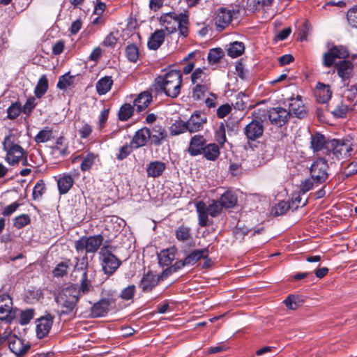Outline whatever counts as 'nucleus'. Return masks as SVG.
<instances>
[{
  "instance_id": "obj_1",
  "label": "nucleus",
  "mask_w": 357,
  "mask_h": 357,
  "mask_svg": "<svg viewBox=\"0 0 357 357\" xmlns=\"http://www.w3.org/2000/svg\"><path fill=\"white\" fill-rule=\"evenodd\" d=\"M160 24L168 33H172L177 30L179 34L185 38L188 35L189 18L183 13L169 12L163 13L160 17Z\"/></svg>"
},
{
  "instance_id": "obj_2",
  "label": "nucleus",
  "mask_w": 357,
  "mask_h": 357,
  "mask_svg": "<svg viewBox=\"0 0 357 357\" xmlns=\"http://www.w3.org/2000/svg\"><path fill=\"white\" fill-rule=\"evenodd\" d=\"M181 83L182 75L180 71L171 70L164 76L157 77L154 86L158 91H162L169 97L176 98L180 93Z\"/></svg>"
},
{
  "instance_id": "obj_3",
  "label": "nucleus",
  "mask_w": 357,
  "mask_h": 357,
  "mask_svg": "<svg viewBox=\"0 0 357 357\" xmlns=\"http://www.w3.org/2000/svg\"><path fill=\"white\" fill-rule=\"evenodd\" d=\"M3 149L6 153L5 160L10 165L18 164L22 161L24 166L27 165V153L20 145L17 136L10 132L6 136L3 142Z\"/></svg>"
},
{
  "instance_id": "obj_4",
  "label": "nucleus",
  "mask_w": 357,
  "mask_h": 357,
  "mask_svg": "<svg viewBox=\"0 0 357 357\" xmlns=\"http://www.w3.org/2000/svg\"><path fill=\"white\" fill-rule=\"evenodd\" d=\"M79 298V292L75 286L70 285L63 289L55 298L60 307L59 315L75 316Z\"/></svg>"
},
{
  "instance_id": "obj_5",
  "label": "nucleus",
  "mask_w": 357,
  "mask_h": 357,
  "mask_svg": "<svg viewBox=\"0 0 357 357\" xmlns=\"http://www.w3.org/2000/svg\"><path fill=\"white\" fill-rule=\"evenodd\" d=\"M191 82L194 84L192 89L195 100L203 99L211 89V78L205 68H198L191 74Z\"/></svg>"
},
{
  "instance_id": "obj_6",
  "label": "nucleus",
  "mask_w": 357,
  "mask_h": 357,
  "mask_svg": "<svg viewBox=\"0 0 357 357\" xmlns=\"http://www.w3.org/2000/svg\"><path fill=\"white\" fill-rule=\"evenodd\" d=\"M112 250V247L104 245L99 252L102 269L107 275H112L121 264V261L113 254Z\"/></svg>"
},
{
  "instance_id": "obj_7",
  "label": "nucleus",
  "mask_w": 357,
  "mask_h": 357,
  "mask_svg": "<svg viewBox=\"0 0 357 357\" xmlns=\"http://www.w3.org/2000/svg\"><path fill=\"white\" fill-rule=\"evenodd\" d=\"M222 206L218 201H213L208 206H206L204 202H199L196 204V210L199 217V225L201 227L208 225V215L217 217L220 214Z\"/></svg>"
},
{
  "instance_id": "obj_8",
  "label": "nucleus",
  "mask_w": 357,
  "mask_h": 357,
  "mask_svg": "<svg viewBox=\"0 0 357 357\" xmlns=\"http://www.w3.org/2000/svg\"><path fill=\"white\" fill-rule=\"evenodd\" d=\"M264 113V110L259 109L254 112L252 116L255 117L244 128V134L248 139L251 141L257 140L260 138L264 133L263 120L261 113Z\"/></svg>"
},
{
  "instance_id": "obj_9",
  "label": "nucleus",
  "mask_w": 357,
  "mask_h": 357,
  "mask_svg": "<svg viewBox=\"0 0 357 357\" xmlns=\"http://www.w3.org/2000/svg\"><path fill=\"white\" fill-rule=\"evenodd\" d=\"M103 241V237L101 235L91 236L89 237H82L75 243V249L77 252L94 253L96 252Z\"/></svg>"
},
{
  "instance_id": "obj_10",
  "label": "nucleus",
  "mask_w": 357,
  "mask_h": 357,
  "mask_svg": "<svg viewBox=\"0 0 357 357\" xmlns=\"http://www.w3.org/2000/svg\"><path fill=\"white\" fill-rule=\"evenodd\" d=\"M328 165L327 161L322 158H319L312 164L310 175L316 179L317 184H321L326 181L328 178Z\"/></svg>"
},
{
  "instance_id": "obj_11",
  "label": "nucleus",
  "mask_w": 357,
  "mask_h": 357,
  "mask_svg": "<svg viewBox=\"0 0 357 357\" xmlns=\"http://www.w3.org/2000/svg\"><path fill=\"white\" fill-rule=\"evenodd\" d=\"M238 10L234 8L229 9L227 8H219L215 17V24L218 31H222L227 26H228L232 19L238 13Z\"/></svg>"
},
{
  "instance_id": "obj_12",
  "label": "nucleus",
  "mask_w": 357,
  "mask_h": 357,
  "mask_svg": "<svg viewBox=\"0 0 357 357\" xmlns=\"http://www.w3.org/2000/svg\"><path fill=\"white\" fill-rule=\"evenodd\" d=\"M349 56V51L347 47L339 45L333 46L323 56V65L326 67H331L336 59H346Z\"/></svg>"
},
{
  "instance_id": "obj_13",
  "label": "nucleus",
  "mask_w": 357,
  "mask_h": 357,
  "mask_svg": "<svg viewBox=\"0 0 357 357\" xmlns=\"http://www.w3.org/2000/svg\"><path fill=\"white\" fill-rule=\"evenodd\" d=\"M333 154L337 160L347 159L353 151L352 144L349 141L333 139L331 141Z\"/></svg>"
},
{
  "instance_id": "obj_14",
  "label": "nucleus",
  "mask_w": 357,
  "mask_h": 357,
  "mask_svg": "<svg viewBox=\"0 0 357 357\" xmlns=\"http://www.w3.org/2000/svg\"><path fill=\"white\" fill-rule=\"evenodd\" d=\"M207 123L206 114L204 112L196 111L187 121L188 131L190 132H196L203 130Z\"/></svg>"
},
{
  "instance_id": "obj_15",
  "label": "nucleus",
  "mask_w": 357,
  "mask_h": 357,
  "mask_svg": "<svg viewBox=\"0 0 357 357\" xmlns=\"http://www.w3.org/2000/svg\"><path fill=\"white\" fill-rule=\"evenodd\" d=\"M8 347L17 357H22L29 350L31 346L29 342L25 343L24 340L13 334L9 338Z\"/></svg>"
},
{
  "instance_id": "obj_16",
  "label": "nucleus",
  "mask_w": 357,
  "mask_h": 357,
  "mask_svg": "<svg viewBox=\"0 0 357 357\" xmlns=\"http://www.w3.org/2000/svg\"><path fill=\"white\" fill-rule=\"evenodd\" d=\"M268 115L272 124L281 127L287 122L289 112L282 107H274L268 110Z\"/></svg>"
},
{
  "instance_id": "obj_17",
  "label": "nucleus",
  "mask_w": 357,
  "mask_h": 357,
  "mask_svg": "<svg viewBox=\"0 0 357 357\" xmlns=\"http://www.w3.org/2000/svg\"><path fill=\"white\" fill-rule=\"evenodd\" d=\"M13 301L9 295L2 294L0 295V320L11 322Z\"/></svg>"
},
{
  "instance_id": "obj_18",
  "label": "nucleus",
  "mask_w": 357,
  "mask_h": 357,
  "mask_svg": "<svg viewBox=\"0 0 357 357\" xmlns=\"http://www.w3.org/2000/svg\"><path fill=\"white\" fill-rule=\"evenodd\" d=\"M289 100V114L292 113L299 119L304 118L307 114V111L302 100V97L298 95L296 98H290Z\"/></svg>"
},
{
  "instance_id": "obj_19",
  "label": "nucleus",
  "mask_w": 357,
  "mask_h": 357,
  "mask_svg": "<svg viewBox=\"0 0 357 357\" xmlns=\"http://www.w3.org/2000/svg\"><path fill=\"white\" fill-rule=\"evenodd\" d=\"M36 322L37 337L41 339L49 333L52 326L53 317L50 314H47L39 318Z\"/></svg>"
},
{
  "instance_id": "obj_20",
  "label": "nucleus",
  "mask_w": 357,
  "mask_h": 357,
  "mask_svg": "<svg viewBox=\"0 0 357 357\" xmlns=\"http://www.w3.org/2000/svg\"><path fill=\"white\" fill-rule=\"evenodd\" d=\"M206 143V140L203 135H196L190 139L188 152L192 156L199 155L203 152Z\"/></svg>"
},
{
  "instance_id": "obj_21",
  "label": "nucleus",
  "mask_w": 357,
  "mask_h": 357,
  "mask_svg": "<svg viewBox=\"0 0 357 357\" xmlns=\"http://www.w3.org/2000/svg\"><path fill=\"white\" fill-rule=\"evenodd\" d=\"M151 139V130L150 129L144 127L138 130L132 137L131 140V146L134 149H139L145 146Z\"/></svg>"
},
{
  "instance_id": "obj_22",
  "label": "nucleus",
  "mask_w": 357,
  "mask_h": 357,
  "mask_svg": "<svg viewBox=\"0 0 357 357\" xmlns=\"http://www.w3.org/2000/svg\"><path fill=\"white\" fill-rule=\"evenodd\" d=\"M111 304L109 298H102L96 303L91 308V317H101L105 316L109 312V307Z\"/></svg>"
},
{
  "instance_id": "obj_23",
  "label": "nucleus",
  "mask_w": 357,
  "mask_h": 357,
  "mask_svg": "<svg viewBox=\"0 0 357 357\" xmlns=\"http://www.w3.org/2000/svg\"><path fill=\"white\" fill-rule=\"evenodd\" d=\"M337 75L342 78V82L349 79L353 71V64L351 61L342 60L335 64Z\"/></svg>"
},
{
  "instance_id": "obj_24",
  "label": "nucleus",
  "mask_w": 357,
  "mask_h": 357,
  "mask_svg": "<svg viewBox=\"0 0 357 357\" xmlns=\"http://www.w3.org/2000/svg\"><path fill=\"white\" fill-rule=\"evenodd\" d=\"M165 31L158 29L155 31L149 37L147 45L150 50H156L163 43L165 38Z\"/></svg>"
},
{
  "instance_id": "obj_25",
  "label": "nucleus",
  "mask_w": 357,
  "mask_h": 357,
  "mask_svg": "<svg viewBox=\"0 0 357 357\" xmlns=\"http://www.w3.org/2000/svg\"><path fill=\"white\" fill-rule=\"evenodd\" d=\"M332 96V91L329 85L319 82L315 90V96L320 103H325L328 101Z\"/></svg>"
},
{
  "instance_id": "obj_26",
  "label": "nucleus",
  "mask_w": 357,
  "mask_h": 357,
  "mask_svg": "<svg viewBox=\"0 0 357 357\" xmlns=\"http://www.w3.org/2000/svg\"><path fill=\"white\" fill-rule=\"evenodd\" d=\"M152 101V95L148 91L141 93L134 101L137 112L145 110Z\"/></svg>"
},
{
  "instance_id": "obj_27",
  "label": "nucleus",
  "mask_w": 357,
  "mask_h": 357,
  "mask_svg": "<svg viewBox=\"0 0 357 357\" xmlns=\"http://www.w3.org/2000/svg\"><path fill=\"white\" fill-rule=\"evenodd\" d=\"M165 168V164L161 161L151 162L146 167L147 176L152 178L159 177L162 174Z\"/></svg>"
},
{
  "instance_id": "obj_28",
  "label": "nucleus",
  "mask_w": 357,
  "mask_h": 357,
  "mask_svg": "<svg viewBox=\"0 0 357 357\" xmlns=\"http://www.w3.org/2000/svg\"><path fill=\"white\" fill-rule=\"evenodd\" d=\"M97 158V155L93 153H88L86 155L82 156L78 155L76 156L73 160V162H75L79 160H82V162L80 165V169L82 172H86L89 170L92 166L95 163V160Z\"/></svg>"
},
{
  "instance_id": "obj_29",
  "label": "nucleus",
  "mask_w": 357,
  "mask_h": 357,
  "mask_svg": "<svg viewBox=\"0 0 357 357\" xmlns=\"http://www.w3.org/2000/svg\"><path fill=\"white\" fill-rule=\"evenodd\" d=\"M176 252V250L174 248L162 250L158 254L159 264L164 266L170 265L175 259Z\"/></svg>"
},
{
  "instance_id": "obj_30",
  "label": "nucleus",
  "mask_w": 357,
  "mask_h": 357,
  "mask_svg": "<svg viewBox=\"0 0 357 357\" xmlns=\"http://www.w3.org/2000/svg\"><path fill=\"white\" fill-rule=\"evenodd\" d=\"M202 154H203L206 160L215 161L218 158L220 154V148L218 145L215 143L206 144Z\"/></svg>"
},
{
  "instance_id": "obj_31",
  "label": "nucleus",
  "mask_w": 357,
  "mask_h": 357,
  "mask_svg": "<svg viewBox=\"0 0 357 357\" xmlns=\"http://www.w3.org/2000/svg\"><path fill=\"white\" fill-rule=\"evenodd\" d=\"M73 185V178L69 174H63L57 181V185L61 195L66 194Z\"/></svg>"
},
{
  "instance_id": "obj_32",
  "label": "nucleus",
  "mask_w": 357,
  "mask_h": 357,
  "mask_svg": "<svg viewBox=\"0 0 357 357\" xmlns=\"http://www.w3.org/2000/svg\"><path fill=\"white\" fill-rule=\"evenodd\" d=\"M208 255V249L195 250L188 255L185 258V264L188 266L195 264L200 259L206 258Z\"/></svg>"
},
{
  "instance_id": "obj_33",
  "label": "nucleus",
  "mask_w": 357,
  "mask_h": 357,
  "mask_svg": "<svg viewBox=\"0 0 357 357\" xmlns=\"http://www.w3.org/2000/svg\"><path fill=\"white\" fill-rule=\"evenodd\" d=\"M176 238L180 242H187L192 239L191 229L187 225H180L175 229Z\"/></svg>"
},
{
  "instance_id": "obj_34",
  "label": "nucleus",
  "mask_w": 357,
  "mask_h": 357,
  "mask_svg": "<svg viewBox=\"0 0 357 357\" xmlns=\"http://www.w3.org/2000/svg\"><path fill=\"white\" fill-rule=\"evenodd\" d=\"M156 284L157 280L155 279V276L153 273L148 272L142 277L139 287L142 288L143 291H151Z\"/></svg>"
},
{
  "instance_id": "obj_35",
  "label": "nucleus",
  "mask_w": 357,
  "mask_h": 357,
  "mask_svg": "<svg viewBox=\"0 0 357 357\" xmlns=\"http://www.w3.org/2000/svg\"><path fill=\"white\" fill-rule=\"evenodd\" d=\"M166 136V131L162 126L155 125L152 128L151 131V139L154 144H160L161 141L163 140Z\"/></svg>"
},
{
  "instance_id": "obj_36",
  "label": "nucleus",
  "mask_w": 357,
  "mask_h": 357,
  "mask_svg": "<svg viewBox=\"0 0 357 357\" xmlns=\"http://www.w3.org/2000/svg\"><path fill=\"white\" fill-rule=\"evenodd\" d=\"M113 84V80L110 77H105L100 79L96 85L97 93L99 95H104L107 93Z\"/></svg>"
},
{
  "instance_id": "obj_37",
  "label": "nucleus",
  "mask_w": 357,
  "mask_h": 357,
  "mask_svg": "<svg viewBox=\"0 0 357 357\" xmlns=\"http://www.w3.org/2000/svg\"><path fill=\"white\" fill-rule=\"evenodd\" d=\"M222 208H232L237 203V197L236 196L232 193L231 192H225L218 200Z\"/></svg>"
},
{
  "instance_id": "obj_38",
  "label": "nucleus",
  "mask_w": 357,
  "mask_h": 357,
  "mask_svg": "<svg viewBox=\"0 0 357 357\" xmlns=\"http://www.w3.org/2000/svg\"><path fill=\"white\" fill-rule=\"evenodd\" d=\"M227 50L228 56L236 58L244 52L245 46L243 43L236 41L230 43Z\"/></svg>"
},
{
  "instance_id": "obj_39",
  "label": "nucleus",
  "mask_w": 357,
  "mask_h": 357,
  "mask_svg": "<svg viewBox=\"0 0 357 357\" xmlns=\"http://www.w3.org/2000/svg\"><path fill=\"white\" fill-rule=\"evenodd\" d=\"M326 144V139L323 135L316 133L311 135L310 148L314 152L321 151Z\"/></svg>"
},
{
  "instance_id": "obj_40",
  "label": "nucleus",
  "mask_w": 357,
  "mask_h": 357,
  "mask_svg": "<svg viewBox=\"0 0 357 357\" xmlns=\"http://www.w3.org/2000/svg\"><path fill=\"white\" fill-rule=\"evenodd\" d=\"M48 89V79L45 75L40 77L34 90V94L38 98H40Z\"/></svg>"
},
{
  "instance_id": "obj_41",
  "label": "nucleus",
  "mask_w": 357,
  "mask_h": 357,
  "mask_svg": "<svg viewBox=\"0 0 357 357\" xmlns=\"http://www.w3.org/2000/svg\"><path fill=\"white\" fill-rule=\"evenodd\" d=\"M170 134L172 135H178L188 131L187 121L181 120L176 121L169 128Z\"/></svg>"
},
{
  "instance_id": "obj_42",
  "label": "nucleus",
  "mask_w": 357,
  "mask_h": 357,
  "mask_svg": "<svg viewBox=\"0 0 357 357\" xmlns=\"http://www.w3.org/2000/svg\"><path fill=\"white\" fill-rule=\"evenodd\" d=\"M74 77L69 75V73H66L63 75H61L59 78V81L56 84V87L60 90H66L67 89L73 86Z\"/></svg>"
},
{
  "instance_id": "obj_43",
  "label": "nucleus",
  "mask_w": 357,
  "mask_h": 357,
  "mask_svg": "<svg viewBox=\"0 0 357 357\" xmlns=\"http://www.w3.org/2000/svg\"><path fill=\"white\" fill-rule=\"evenodd\" d=\"M52 130L48 127L39 131V132L35 136L34 140L37 144L45 143L48 142L52 138Z\"/></svg>"
},
{
  "instance_id": "obj_44",
  "label": "nucleus",
  "mask_w": 357,
  "mask_h": 357,
  "mask_svg": "<svg viewBox=\"0 0 357 357\" xmlns=\"http://www.w3.org/2000/svg\"><path fill=\"white\" fill-rule=\"evenodd\" d=\"M134 107L130 104L126 103L123 105L119 112V119L121 121L128 120L133 114Z\"/></svg>"
},
{
  "instance_id": "obj_45",
  "label": "nucleus",
  "mask_w": 357,
  "mask_h": 357,
  "mask_svg": "<svg viewBox=\"0 0 357 357\" xmlns=\"http://www.w3.org/2000/svg\"><path fill=\"white\" fill-rule=\"evenodd\" d=\"M93 290V287L91 284V280L88 278L87 272L84 271L82 274L80 287L78 291L79 293L82 292L84 294H86Z\"/></svg>"
},
{
  "instance_id": "obj_46",
  "label": "nucleus",
  "mask_w": 357,
  "mask_h": 357,
  "mask_svg": "<svg viewBox=\"0 0 357 357\" xmlns=\"http://www.w3.org/2000/svg\"><path fill=\"white\" fill-rule=\"evenodd\" d=\"M126 56L130 61L135 63L139 58V49L137 45H128L126 48Z\"/></svg>"
},
{
  "instance_id": "obj_47",
  "label": "nucleus",
  "mask_w": 357,
  "mask_h": 357,
  "mask_svg": "<svg viewBox=\"0 0 357 357\" xmlns=\"http://www.w3.org/2000/svg\"><path fill=\"white\" fill-rule=\"evenodd\" d=\"M224 55V52L221 48L211 49L208 54V61L211 64L217 63Z\"/></svg>"
},
{
  "instance_id": "obj_48",
  "label": "nucleus",
  "mask_w": 357,
  "mask_h": 357,
  "mask_svg": "<svg viewBox=\"0 0 357 357\" xmlns=\"http://www.w3.org/2000/svg\"><path fill=\"white\" fill-rule=\"evenodd\" d=\"M349 110V106L344 102H340L331 111V113L336 118H344Z\"/></svg>"
},
{
  "instance_id": "obj_49",
  "label": "nucleus",
  "mask_w": 357,
  "mask_h": 357,
  "mask_svg": "<svg viewBox=\"0 0 357 357\" xmlns=\"http://www.w3.org/2000/svg\"><path fill=\"white\" fill-rule=\"evenodd\" d=\"M273 1L274 0H248L247 6L250 10H256L261 7L271 6Z\"/></svg>"
},
{
  "instance_id": "obj_50",
  "label": "nucleus",
  "mask_w": 357,
  "mask_h": 357,
  "mask_svg": "<svg viewBox=\"0 0 357 357\" xmlns=\"http://www.w3.org/2000/svg\"><path fill=\"white\" fill-rule=\"evenodd\" d=\"M22 112V108L20 102H15L12 103L7 109L8 118L10 119H15Z\"/></svg>"
},
{
  "instance_id": "obj_51",
  "label": "nucleus",
  "mask_w": 357,
  "mask_h": 357,
  "mask_svg": "<svg viewBox=\"0 0 357 357\" xmlns=\"http://www.w3.org/2000/svg\"><path fill=\"white\" fill-rule=\"evenodd\" d=\"M215 138L218 143L221 146H223L226 142V130L224 123H221L219 125L218 129L215 131Z\"/></svg>"
},
{
  "instance_id": "obj_52",
  "label": "nucleus",
  "mask_w": 357,
  "mask_h": 357,
  "mask_svg": "<svg viewBox=\"0 0 357 357\" xmlns=\"http://www.w3.org/2000/svg\"><path fill=\"white\" fill-rule=\"evenodd\" d=\"M344 96L350 102L357 101V84L347 85Z\"/></svg>"
},
{
  "instance_id": "obj_53",
  "label": "nucleus",
  "mask_w": 357,
  "mask_h": 357,
  "mask_svg": "<svg viewBox=\"0 0 357 357\" xmlns=\"http://www.w3.org/2000/svg\"><path fill=\"white\" fill-rule=\"evenodd\" d=\"M34 311L32 309H27L20 312L19 317V323L21 325H26L33 318Z\"/></svg>"
},
{
  "instance_id": "obj_54",
  "label": "nucleus",
  "mask_w": 357,
  "mask_h": 357,
  "mask_svg": "<svg viewBox=\"0 0 357 357\" xmlns=\"http://www.w3.org/2000/svg\"><path fill=\"white\" fill-rule=\"evenodd\" d=\"M69 261H62L57 264L52 273L54 277H63L67 273Z\"/></svg>"
},
{
  "instance_id": "obj_55",
  "label": "nucleus",
  "mask_w": 357,
  "mask_h": 357,
  "mask_svg": "<svg viewBox=\"0 0 357 357\" xmlns=\"http://www.w3.org/2000/svg\"><path fill=\"white\" fill-rule=\"evenodd\" d=\"M349 24L353 28H357V5L351 8L347 14Z\"/></svg>"
},
{
  "instance_id": "obj_56",
  "label": "nucleus",
  "mask_w": 357,
  "mask_h": 357,
  "mask_svg": "<svg viewBox=\"0 0 357 357\" xmlns=\"http://www.w3.org/2000/svg\"><path fill=\"white\" fill-rule=\"evenodd\" d=\"M118 31L116 33L110 32L107 36L105 38L102 45L107 47L113 48L117 43L118 41Z\"/></svg>"
},
{
  "instance_id": "obj_57",
  "label": "nucleus",
  "mask_w": 357,
  "mask_h": 357,
  "mask_svg": "<svg viewBox=\"0 0 357 357\" xmlns=\"http://www.w3.org/2000/svg\"><path fill=\"white\" fill-rule=\"evenodd\" d=\"M30 218L26 214H22L14 219V226L16 228H22L30 223Z\"/></svg>"
},
{
  "instance_id": "obj_58",
  "label": "nucleus",
  "mask_w": 357,
  "mask_h": 357,
  "mask_svg": "<svg viewBox=\"0 0 357 357\" xmlns=\"http://www.w3.org/2000/svg\"><path fill=\"white\" fill-rule=\"evenodd\" d=\"M284 303L289 309L296 310L299 306V297L294 295H289L284 301Z\"/></svg>"
},
{
  "instance_id": "obj_59",
  "label": "nucleus",
  "mask_w": 357,
  "mask_h": 357,
  "mask_svg": "<svg viewBox=\"0 0 357 357\" xmlns=\"http://www.w3.org/2000/svg\"><path fill=\"white\" fill-rule=\"evenodd\" d=\"M45 191V185L43 181H39L36 183L33 190V198L34 199H39L42 197Z\"/></svg>"
},
{
  "instance_id": "obj_60",
  "label": "nucleus",
  "mask_w": 357,
  "mask_h": 357,
  "mask_svg": "<svg viewBox=\"0 0 357 357\" xmlns=\"http://www.w3.org/2000/svg\"><path fill=\"white\" fill-rule=\"evenodd\" d=\"M36 105V100L34 97L29 98L22 108V112L26 115H30Z\"/></svg>"
},
{
  "instance_id": "obj_61",
  "label": "nucleus",
  "mask_w": 357,
  "mask_h": 357,
  "mask_svg": "<svg viewBox=\"0 0 357 357\" xmlns=\"http://www.w3.org/2000/svg\"><path fill=\"white\" fill-rule=\"evenodd\" d=\"M135 292V286L134 284L129 285L124 288L120 295V297L123 300H130L132 298Z\"/></svg>"
},
{
  "instance_id": "obj_62",
  "label": "nucleus",
  "mask_w": 357,
  "mask_h": 357,
  "mask_svg": "<svg viewBox=\"0 0 357 357\" xmlns=\"http://www.w3.org/2000/svg\"><path fill=\"white\" fill-rule=\"evenodd\" d=\"M132 148L131 143L130 144H126L123 145L120 148L119 153L116 155V158L120 160L125 159L132 152Z\"/></svg>"
},
{
  "instance_id": "obj_63",
  "label": "nucleus",
  "mask_w": 357,
  "mask_h": 357,
  "mask_svg": "<svg viewBox=\"0 0 357 357\" xmlns=\"http://www.w3.org/2000/svg\"><path fill=\"white\" fill-rule=\"evenodd\" d=\"M249 231L250 229L248 227H245L241 222L238 221L234 229V234L236 238H238L245 236Z\"/></svg>"
},
{
  "instance_id": "obj_64",
  "label": "nucleus",
  "mask_w": 357,
  "mask_h": 357,
  "mask_svg": "<svg viewBox=\"0 0 357 357\" xmlns=\"http://www.w3.org/2000/svg\"><path fill=\"white\" fill-rule=\"evenodd\" d=\"M314 185H317L316 183V179L312 178L311 176L310 178H306L304 181L302 182L301 185V189L303 192H306L312 189Z\"/></svg>"
}]
</instances>
